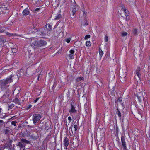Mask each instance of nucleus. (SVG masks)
<instances>
[{
  "label": "nucleus",
  "mask_w": 150,
  "mask_h": 150,
  "mask_svg": "<svg viewBox=\"0 0 150 150\" xmlns=\"http://www.w3.org/2000/svg\"><path fill=\"white\" fill-rule=\"evenodd\" d=\"M122 100V98L121 97H120L117 100V101L119 102H121Z\"/></svg>",
  "instance_id": "nucleus-38"
},
{
  "label": "nucleus",
  "mask_w": 150,
  "mask_h": 150,
  "mask_svg": "<svg viewBox=\"0 0 150 150\" xmlns=\"http://www.w3.org/2000/svg\"><path fill=\"white\" fill-rule=\"evenodd\" d=\"M108 36L107 35H105V40L106 42L108 41Z\"/></svg>",
  "instance_id": "nucleus-37"
},
{
  "label": "nucleus",
  "mask_w": 150,
  "mask_h": 150,
  "mask_svg": "<svg viewBox=\"0 0 150 150\" xmlns=\"http://www.w3.org/2000/svg\"><path fill=\"white\" fill-rule=\"evenodd\" d=\"M99 54L100 55L101 57L103 55V53L101 49H100V50L99 49Z\"/></svg>",
  "instance_id": "nucleus-27"
},
{
  "label": "nucleus",
  "mask_w": 150,
  "mask_h": 150,
  "mask_svg": "<svg viewBox=\"0 0 150 150\" xmlns=\"http://www.w3.org/2000/svg\"><path fill=\"white\" fill-rule=\"evenodd\" d=\"M9 150H13L12 149H11V148H9Z\"/></svg>",
  "instance_id": "nucleus-51"
},
{
  "label": "nucleus",
  "mask_w": 150,
  "mask_h": 150,
  "mask_svg": "<svg viewBox=\"0 0 150 150\" xmlns=\"http://www.w3.org/2000/svg\"><path fill=\"white\" fill-rule=\"evenodd\" d=\"M23 150H25V148L23 149Z\"/></svg>",
  "instance_id": "nucleus-55"
},
{
  "label": "nucleus",
  "mask_w": 150,
  "mask_h": 150,
  "mask_svg": "<svg viewBox=\"0 0 150 150\" xmlns=\"http://www.w3.org/2000/svg\"><path fill=\"white\" fill-rule=\"evenodd\" d=\"M12 142L13 141L12 140L10 139L8 143V144L7 143L6 144V147H7V148L8 147L9 148L11 147V144Z\"/></svg>",
  "instance_id": "nucleus-19"
},
{
  "label": "nucleus",
  "mask_w": 150,
  "mask_h": 150,
  "mask_svg": "<svg viewBox=\"0 0 150 150\" xmlns=\"http://www.w3.org/2000/svg\"><path fill=\"white\" fill-rule=\"evenodd\" d=\"M121 34L122 36L124 37L127 35V33L125 32H123L121 33Z\"/></svg>",
  "instance_id": "nucleus-24"
},
{
  "label": "nucleus",
  "mask_w": 150,
  "mask_h": 150,
  "mask_svg": "<svg viewBox=\"0 0 150 150\" xmlns=\"http://www.w3.org/2000/svg\"><path fill=\"white\" fill-rule=\"evenodd\" d=\"M91 42L90 41H87L86 43V45L87 47L90 46Z\"/></svg>",
  "instance_id": "nucleus-23"
},
{
  "label": "nucleus",
  "mask_w": 150,
  "mask_h": 150,
  "mask_svg": "<svg viewBox=\"0 0 150 150\" xmlns=\"http://www.w3.org/2000/svg\"><path fill=\"white\" fill-rule=\"evenodd\" d=\"M140 70V67H138L137 68V69L136 71V74L137 76L139 78L141 77V76L140 75L139 71Z\"/></svg>",
  "instance_id": "nucleus-16"
},
{
  "label": "nucleus",
  "mask_w": 150,
  "mask_h": 150,
  "mask_svg": "<svg viewBox=\"0 0 150 150\" xmlns=\"http://www.w3.org/2000/svg\"><path fill=\"white\" fill-rule=\"evenodd\" d=\"M13 102L15 103L16 104L21 105V103L20 102V101L17 97L15 98L13 100Z\"/></svg>",
  "instance_id": "nucleus-12"
},
{
  "label": "nucleus",
  "mask_w": 150,
  "mask_h": 150,
  "mask_svg": "<svg viewBox=\"0 0 150 150\" xmlns=\"http://www.w3.org/2000/svg\"><path fill=\"white\" fill-rule=\"evenodd\" d=\"M49 32L47 29L45 28L44 29L41 31L40 32L41 34H40V35H46L48 34L47 33Z\"/></svg>",
  "instance_id": "nucleus-10"
},
{
  "label": "nucleus",
  "mask_w": 150,
  "mask_h": 150,
  "mask_svg": "<svg viewBox=\"0 0 150 150\" xmlns=\"http://www.w3.org/2000/svg\"><path fill=\"white\" fill-rule=\"evenodd\" d=\"M61 17V15L60 14H58L57 15L55 18V20H58Z\"/></svg>",
  "instance_id": "nucleus-25"
},
{
  "label": "nucleus",
  "mask_w": 150,
  "mask_h": 150,
  "mask_svg": "<svg viewBox=\"0 0 150 150\" xmlns=\"http://www.w3.org/2000/svg\"><path fill=\"white\" fill-rule=\"evenodd\" d=\"M129 19L130 18L129 16H126V20L128 21L129 20Z\"/></svg>",
  "instance_id": "nucleus-44"
},
{
  "label": "nucleus",
  "mask_w": 150,
  "mask_h": 150,
  "mask_svg": "<svg viewBox=\"0 0 150 150\" xmlns=\"http://www.w3.org/2000/svg\"><path fill=\"white\" fill-rule=\"evenodd\" d=\"M90 35H86L84 38L85 40H87L88 38H90Z\"/></svg>",
  "instance_id": "nucleus-30"
},
{
  "label": "nucleus",
  "mask_w": 150,
  "mask_h": 150,
  "mask_svg": "<svg viewBox=\"0 0 150 150\" xmlns=\"http://www.w3.org/2000/svg\"><path fill=\"white\" fill-rule=\"evenodd\" d=\"M74 52H75L74 51V50H72V49H71L69 51V52L71 53V54H74Z\"/></svg>",
  "instance_id": "nucleus-35"
},
{
  "label": "nucleus",
  "mask_w": 150,
  "mask_h": 150,
  "mask_svg": "<svg viewBox=\"0 0 150 150\" xmlns=\"http://www.w3.org/2000/svg\"><path fill=\"white\" fill-rule=\"evenodd\" d=\"M71 40V38H68L66 39H65V40L66 41V42L67 43H69L70 42V40Z\"/></svg>",
  "instance_id": "nucleus-31"
},
{
  "label": "nucleus",
  "mask_w": 150,
  "mask_h": 150,
  "mask_svg": "<svg viewBox=\"0 0 150 150\" xmlns=\"http://www.w3.org/2000/svg\"><path fill=\"white\" fill-rule=\"evenodd\" d=\"M4 117V116L2 114H0V117L1 118H2Z\"/></svg>",
  "instance_id": "nucleus-46"
},
{
  "label": "nucleus",
  "mask_w": 150,
  "mask_h": 150,
  "mask_svg": "<svg viewBox=\"0 0 150 150\" xmlns=\"http://www.w3.org/2000/svg\"><path fill=\"white\" fill-rule=\"evenodd\" d=\"M45 28L47 29L49 31H51L52 30V26L49 24H48L45 25Z\"/></svg>",
  "instance_id": "nucleus-15"
},
{
  "label": "nucleus",
  "mask_w": 150,
  "mask_h": 150,
  "mask_svg": "<svg viewBox=\"0 0 150 150\" xmlns=\"http://www.w3.org/2000/svg\"><path fill=\"white\" fill-rule=\"evenodd\" d=\"M7 84L4 80L0 81V86L2 89H4Z\"/></svg>",
  "instance_id": "nucleus-5"
},
{
  "label": "nucleus",
  "mask_w": 150,
  "mask_h": 150,
  "mask_svg": "<svg viewBox=\"0 0 150 150\" xmlns=\"http://www.w3.org/2000/svg\"><path fill=\"white\" fill-rule=\"evenodd\" d=\"M7 148V147H6V146L4 147H1L0 148V150H3L5 148Z\"/></svg>",
  "instance_id": "nucleus-42"
},
{
  "label": "nucleus",
  "mask_w": 150,
  "mask_h": 150,
  "mask_svg": "<svg viewBox=\"0 0 150 150\" xmlns=\"http://www.w3.org/2000/svg\"><path fill=\"white\" fill-rule=\"evenodd\" d=\"M41 115L39 114H35L33 116V123L35 124L41 118Z\"/></svg>",
  "instance_id": "nucleus-2"
},
{
  "label": "nucleus",
  "mask_w": 150,
  "mask_h": 150,
  "mask_svg": "<svg viewBox=\"0 0 150 150\" xmlns=\"http://www.w3.org/2000/svg\"><path fill=\"white\" fill-rule=\"evenodd\" d=\"M10 91L9 89H7L5 91V93L3 95L2 97L3 98H7L10 95Z\"/></svg>",
  "instance_id": "nucleus-7"
},
{
  "label": "nucleus",
  "mask_w": 150,
  "mask_h": 150,
  "mask_svg": "<svg viewBox=\"0 0 150 150\" xmlns=\"http://www.w3.org/2000/svg\"><path fill=\"white\" fill-rule=\"evenodd\" d=\"M122 10L124 11L125 13V15L126 16H129V13L128 10L125 8V7L124 6L122 7Z\"/></svg>",
  "instance_id": "nucleus-13"
},
{
  "label": "nucleus",
  "mask_w": 150,
  "mask_h": 150,
  "mask_svg": "<svg viewBox=\"0 0 150 150\" xmlns=\"http://www.w3.org/2000/svg\"><path fill=\"white\" fill-rule=\"evenodd\" d=\"M117 115L118 117L120 118L121 117V113L120 111L117 109Z\"/></svg>",
  "instance_id": "nucleus-32"
},
{
  "label": "nucleus",
  "mask_w": 150,
  "mask_h": 150,
  "mask_svg": "<svg viewBox=\"0 0 150 150\" xmlns=\"http://www.w3.org/2000/svg\"><path fill=\"white\" fill-rule=\"evenodd\" d=\"M30 132L26 130L25 131L23 132L22 133V135L23 137H29L30 135Z\"/></svg>",
  "instance_id": "nucleus-8"
},
{
  "label": "nucleus",
  "mask_w": 150,
  "mask_h": 150,
  "mask_svg": "<svg viewBox=\"0 0 150 150\" xmlns=\"http://www.w3.org/2000/svg\"><path fill=\"white\" fill-rule=\"evenodd\" d=\"M6 35H8L9 36H11L12 35H16V34H13V33L11 34L9 32H7L6 33Z\"/></svg>",
  "instance_id": "nucleus-29"
},
{
  "label": "nucleus",
  "mask_w": 150,
  "mask_h": 150,
  "mask_svg": "<svg viewBox=\"0 0 150 150\" xmlns=\"http://www.w3.org/2000/svg\"><path fill=\"white\" fill-rule=\"evenodd\" d=\"M17 146H19L20 148H23L25 147V145L23 144V142L21 141L18 143Z\"/></svg>",
  "instance_id": "nucleus-17"
},
{
  "label": "nucleus",
  "mask_w": 150,
  "mask_h": 150,
  "mask_svg": "<svg viewBox=\"0 0 150 150\" xmlns=\"http://www.w3.org/2000/svg\"><path fill=\"white\" fill-rule=\"evenodd\" d=\"M32 107V105H30L28 106V108H30Z\"/></svg>",
  "instance_id": "nucleus-50"
},
{
  "label": "nucleus",
  "mask_w": 150,
  "mask_h": 150,
  "mask_svg": "<svg viewBox=\"0 0 150 150\" xmlns=\"http://www.w3.org/2000/svg\"><path fill=\"white\" fill-rule=\"evenodd\" d=\"M74 127L75 129V131H76L78 128L77 125H74Z\"/></svg>",
  "instance_id": "nucleus-36"
},
{
  "label": "nucleus",
  "mask_w": 150,
  "mask_h": 150,
  "mask_svg": "<svg viewBox=\"0 0 150 150\" xmlns=\"http://www.w3.org/2000/svg\"><path fill=\"white\" fill-rule=\"evenodd\" d=\"M84 80V78L83 77H80L77 78L76 79V81L77 82L79 83L83 80Z\"/></svg>",
  "instance_id": "nucleus-18"
},
{
  "label": "nucleus",
  "mask_w": 150,
  "mask_h": 150,
  "mask_svg": "<svg viewBox=\"0 0 150 150\" xmlns=\"http://www.w3.org/2000/svg\"><path fill=\"white\" fill-rule=\"evenodd\" d=\"M69 143L68 139L67 137H65V139L64 141V146L66 147H67L69 145Z\"/></svg>",
  "instance_id": "nucleus-11"
},
{
  "label": "nucleus",
  "mask_w": 150,
  "mask_h": 150,
  "mask_svg": "<svg viewBox=\"0 0 150 150\" xmlns=\"http://www.w3.org/2000/svg\"><path fill=\"white\" fill-rule=\"evenodd\" d=\"M30 136L31 138L33 139L34 140H36L37 139V136H34L33 135H31Z\"/></svg>",
  "instance_id": "nucleus-26"
},
{
  "label": "nucleus",
  "mask_w": 150,
  "mask_h": 150,
  "mask_svg": "<svg viewBox=\"0 0 150 150\" xmlns=\"http://www.w3.org/2000/svg\"><path fill=\"white\" fill-rule=\"evenodd\" d=\"M30 12L28 8L24 10L23 11L22 13L24 16H26L29 14Z\"/></svg>",
  "instance_id": "nucleus-14"
},
{
  "label": "nucleus",
  "mask_w": 150,
  "mask_h": 150,
  "mask_svg": "<svg viewBox=\"0 0 150 150\" xmlns=\"http://www.w3.org/2000/svg\"><path fill=\"white\" fill-rule=\"evenodd\" d=\"M40 75H39L38 76V79H39V78L40 77Z\"/></svg>",
  "instance_id": "nucleus-53"
},
{
  "label": "nucleus",
  "mask_w": 150,
  "mask_h": 150,
  "mask_svg": "<svg viewBox=\"0 0 150 150\" xmlns=\"http://www.w3.org/2000/svg\"><path fill=\"white\" fill-rule=\"evenodd\" d=\"M69 112L71 115H72L73 114H76L77 112V110L75 109V107L72 103L71 105V107Z\"/></svg>",
  "instance_id": "nucleus-3"
},
{
  "label": "nucleus",
  "mask_w": 150,
  "mask_h": 150,
  "mask_svg": "<svg viewBox=\"0 0 150 150\" xmlns=\"http://www.w3.org/2000/svg\"><path fill=\"white\" fill-rule=\"evenodd\" d=\"M68 119L69 120V122H70L72 120V119L71 117L69 116L68 117Z\"/></svg>",
  "instance_id": "nucleus-41"
},
{
  "label": "nucleus",
  "mask_w": 150,
  "mask_h": 150,
  "mask_svg": "<svg viewBox=\"0 0 150 150\" xmlns=\"http://www.w3.org/2000/svg\"><path fill=\"white\" fill-rule=\"evenodd\" d=\"M69 57L70 59H72L74 58V54H70L69 55Z\"/></svg>",
  "instance_id": "nucleus-34"
},
{
  "label": "nucleus",
  "mask_w": 150,
  "mask_h": 150,
  "mask_svg": "<svg viewBox=\"0 0 150 150\" xmlns=\"http://www.w3.org/2000/svg\"><path fill=\"white\" fill-rule=\"evenodd\" d=\"M137 97L138 98V99L139 102H140L141 101V99L140 98V97L138 96H137Z\"/></svg>",
  "instance_id": "nucleus-45"
},
{
  "label": "nucleus",
  "mask_w": 150,
  "mask_h": 150,
  "mask_svg": "<svg viewBox=\"0 0 150 150\" xmlns=\"http://www.w3.org/2000/svg\"><path fill=\"white\" fill-rule=\"evenodd\" d=\"M16 123L17 122L16 121H13L11 122V124L15 126L16 125Z\"/></svg>",
  "instance_id": "nucleus-33"
},
{
  "label": "nucleus",
  "mask_w": 150,
  "mask_h": 150,
  "mask_svg": "<svg viewBox=\"0 0 150 150\" xmlns=\"http://www.w3.org/2000/svg\"><path fill=\"white\" fill-rule=\"evenodd\" d=\"M8 105L9 108L12 109L14 107V105L13 104H8Z\"/></svg>",
  "instance_id": "nucleus-28"
},
{
  "label": "nucleus",
  "mask_w": 150,
  "mask_h": 150,
  "mask_svg": "<svg viewBox=\"0 0 150 150\" xmlns=\"http://www.w3.org/2000/svg\"><path fill=\"white\" fill-rule=\"evenodd\" d=\"M4 31V29H3L2 28H0V33H2Z\"/></svg>",
  "instance_id": "nucleus-43"
},
{
  "label": "nucleus",
  "mask_w": 150,
  "mask_h": 150,
  "mask_svg": "<svg viewBox=\"0 0 150 150\" xmlns=\"http://www.w3.org/2000/svg\"><path fill=\"white\" fill-rule=\"evenodd\" d=\"M57 150H60V149H58Z\"/></svg>",
  "instance_id": "nucleus-56"
},
{
  "label": "nucleus",
  "mask_w": 150,
  "mask_h": 150,
  "mask_svg": "<svg viewBox=\"0 0 150 150\" xmlns=\"http://www.w3.org/2000/svg\"><path fill=\"white\" fill-rule=\"evenodd\" d=\"M40 10V8H37L35 10V11H38Z\"/></svg>",
  "instance_id": "nucleus-47"
},
{
  "label": "nucleus",
  "mask_w": 150,
  "mask_h": 150,
  "mask_svg": "<svg viewBox=\"0 0 150 150\" xmlns=\"http://www.w3.org/2000/svg\"><path fill=\"white\" fill-rule=\"evenodd\" d=\"M138 32L136 28H134L132 30V33L134 35H137L138 34Z\"/></svg>",
  "instance_id": "nucleus-21"
},
{
  "label": "nucleus",
  "mask_w": 150,
  "mask_h": 150,
  "mask_svg": "<svg viewBox=\"0 0 150 150\" xmlns=\"http://www.w3.org/2000/svg\"><path fill=\"white\" fill-rule=\"evenodd\" d=\"M34 32V31L33 30H32V31H29V33H33V32Z\"/></svg>",
  "instance_id": "nucleus-49"
},
{
  "label": "nucleus",
  "mask_w": 150,
  "mask_h": 150,
  "mask_svg": "<svg viewBox=\"0 0 150 150\" xmlns=\"http://www.w3.org/2000/svg\"><path fill=\"white\" fill-rule=\"evenodd\" d=\"M121 141L124 150H125L127 149L125 139L124 136H122L121 137Z\"/></svg>",
  "instance_id": "nucleus-4"
},
{
  "label": "nucleus",
  "mask_w": 150,
  "mask_h": 150,
  "mask_svg": "<svg viewBox=\"0 0 150 150\" xmlns=\"http://www.w3.org/2000/svg\"><path fill=\"white\" fill-rule=\"evenodd\" d=\"M49 32L47 29L45 28L44 29L41 31L40 32L41 34H40V35H46L48 34L47 33Z\"/></svg>",
  "instance_id": "nucleus-9"
},
{
  "label": "nucleus",
  "mask_w": 150,
  "mask_h": 150,
  "mask_svg": "<svg viewBox=\"0 0 150 150\" xmlns=\"http://www.w3.org/2000/svg\"><path fill=\"white\" fill-rule=\"evenodd\" d=\"M13 75H11L9 77H8L6 80H4L6 81V82L8 84L13 81V79H12Z\"/></svg>",
  "instance_id": "nucleus-6"
},
{
  "label": "nucleus",
  "mask_w": 150,
  "mask_h": 150,
  "mask_svg": "<svg viewBox=\"0 0 150 150\" xmlns=\"http://www.w3.org/2000/svg\"><path fill=\"white\" fill-rule=\"evenodd\" d=\"M56 83L55 82H54V85H53V87L56 86Z\"/></svg>",
  "instance_id": "nucleus-48"
},
{
  "label": "nucleus",
  "mask_w": 150,
  "mask_h": 150,
  "mask_svg": "<svg viewBox=\"0 0 150 150\" xmlns=\"http://www.w3.org/2000/svg\"><path fill=\"white\" fill-rule=\"evenodd\" d=\"M39 99V97L38 98H37L34 101L33 103H36L38 100Z\"/></svg>",
  "instance_id": "nucleus-40"
},
{
  "label": "nucleus",
  "mask_w": 150,
  "mask_h": 150,
  "mask_svg": "<svg viewBox=\"0 0 150 150\" xmlns=\"http://www.w3.org/2000/svg\"><path fill=\"white\" fill-rule=\"evenodd\" d=\"M0 123H1L2 125H5V123L2 120H0Z\"/></svg>",
  "instance_id": "nucleus-39"
},
{
  "label": "nucleus",
  "mask_w": 150,
  "mask_h": 150,
  "mask_svg": "<svg viewBox=\"0 0 150 150\" xmlns=\"http://www.w3.org/2000/svg\"><path fill=\"white\" fill-rule=\"evenodd\" d=\"M1 108H0V112H1Z\"/></svg>",
  "instance_id": "nucleus-54"
},
{
  "label": "nucleus",
  "mask_w": 150,
  "mask_h": 150,
  "mask_svg": "<svg viewBox=\"0 0 150 150\" xmlns=\"http://www.w3.org/2000/svg\"><path fill=\"white\" fill-rule=\"evenodd\" d=\"M77 6H75L74 7V8L73 9L72 11V15L73 16H74L75 13L76 11V7Z\"/></svg>",
  "instance_id": "nucleus-22"
},
{
  "label": "nucleus",
  "mask_w": 150,
  "mask_h": 150,
  "mask_svg": "<svg viewBox=\"0 0 150 150\" xmlns=\"http://www.w3.org/2000/svg\"><path fill=\"white\" fill-rule=\"evenodd\" d=\"M21 141L22 142L25 143L27 144H30L31 143L29 141L25 139H21Z\"/></svg>",
  "instance_id": "nucleus-20"
},
{
  "label": "nucleus",
  "mask_w": 150,
  "mask_h": 150,
  "mask_svg": "<svg viewBox=\"0 0 150 150\" xmlns=\"http://www.w3.org/2000/svg\"><path fill=\"white\" fill-rule=\"evenodd\" d=\"M83 14H85V11H83Z\"/></svg>",
  "instance_id": "nucleus-52"
},
{
  "label": "nucleus",
  "mask_w": 150,
  "mask_h": 150,
  "mask_svg": "<svg viewBox=\"0 0 150 150\" xmlns=\"http://www.w3.org/2000/svg\"><path fill=\"white\" fill-rule=\"evenodd\" d=\"M30 40H31L30 44L31 46L34 48H38L45 45L46 44V41L42 40H35L34 38L30 39Z\"/></svg>",
  "instance_id": "nucleus-1"
}]
</instances>
